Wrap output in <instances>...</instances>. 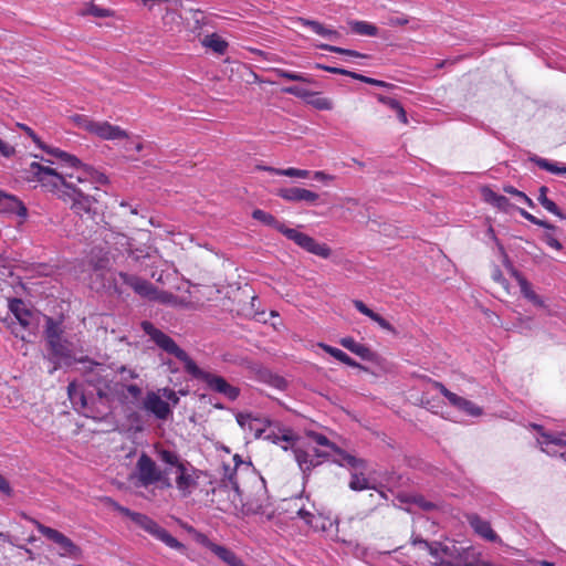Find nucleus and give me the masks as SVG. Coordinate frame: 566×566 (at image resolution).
<instances>
[{"mask_svg":"<svg viewBox=\"0 0 566 566\" xmlns=\"http://www.w3.org/2000/svg\"><path fill=\"white\" fill-rule=\"evenodd\" d=\"M349 488L353 491H364L371 489L368 479L363 473H352Z\"/></svg>","mask_w":566,"mask_h":566,"instance_id":"4c0bfd02","label":"nucleus"},{"mask_svg":"<svg viewBox=\"0 0 566 566\" xmlns=\"http://www.w3.org/2000/svg\"><path fill=\"white\" fill-rule=\"evenodd\" d=\"M126 251L129 256L138 261L140 259L150 258L151 248L147 245L135 247L132 241H128Z\"/></svg>","mask_w":566,"mask_h":566,"instance_id":"e433bc0d","label":"nucleus"},{"mask_svg":"<svg viewBox=\"0 0 566 566\" xmlns=\"http://www.w3.org/2000/svg\"><path fill=\"white\" fill-rule=\"evenodd\" d=\"M313 177H314V179H316L318 181H331L334 179V176L328 175L324 171H315Z\"/></svg>","mask_w":566,"mask_h":566,"instance_id":"69168bd1","label":"nucleus"},{"mask_svg":"<svg viewBox=\"0 0 566 566\" xmlns=\"http://www.w3.org/2000/svg\"><path fill=\"white\" fill-rule=\"evenodd\" d=\"M140 326L145 334H147L163 352L176 357L184 364L186 373L205 381L211 390L223 395L230 400H235L239 397L240 389L238 387L232 386L221 376L201 370L169 335L155 327L153 323L144 321Z\"/></svg>","mask_w":566,"mask_h":566,"instance_id":"f03ea898","label":"nucleus"},{"mask_svg":"<svg viewBox=\"0 0 566 566\" xmlns=\"http://www.w3.org/2000/svg\"><path fill=\"white\" fill-rule=\"evenodd\" d=\"M119 371L122 375H124V379H134L138 377V375L134 370L128 369L124 366L120 367Z\"/></svg>","mask_w":566,"mask_h":566,"instance_id":"338daca9","label":"nucleus"},{"mask_svg":"<svg viewBox=\"0 0 566 566\" xmlns=\"http://www.w3.org/2000/svg\"><path fill=\"white\" fill-rule=\"evenodd\" d=\"M0 154L4 157H11L14 154V148L0 139Z\"/></svg>","mask_w":566,"mask_h":566,"instance_id":"052dcab7","label":"nucleus"},{"mask_svg":"<svg viewBox=\"0 0 566 566\" xmlns=\"http://www.w3.org/2000/svg\"><path fill=\"white\" fill-rule=\"evenodd\" d=\"M144 408L160 420H166L171 415L170 406L157 394L148 392L144 400Z\"/></svg>","mask_w":566,"mask_h":566,"instance_id":"f3484780","label":"nucleus"},{"mask_svg":"<svg viewBox=\"0 0 566 566\" xmlns=\"http://www.w3.org/2000/svg\"><path fill=\"white\" fill-rule=\"evenodd\" d=\"M308 103L321 111H329L333 108L332 101L326 97H315L310 99Z\"/></svg>","mask_w":566,"mask_h":566,"instance_id":"3c124183","label":"nucleus"},{"mask_svg":"<svg viewBox=\"0 0 566 566\" xmlns=\"http://www.w3.org/2000/svg\"><path fill=\"white\" fill-rule=\"evenodd\" d=\"M339 344L344 348H346L353 353V350L355 349V347L358 343L353 337H343V338H340Z\"/></svg>","mask_w":566,"mask_h":566,"instance_id":"13d9d810","label":"nucleus"},{"mask_svg":"<svg viewBox=\"0 0 566 566\" xmlns=\"http://www.w3.org/2000/svg\"><path fill=\"white\" fill-rule=\"evenodd\" d=\"M195 541L202 547L209 549L214 556L228 566H247L241 557L232 549L212 542L206 534L196 533Z\"/></svg>","mask_w":566,"mask_h":566,"instance_id":"9b49d317","label":"nucleus"},{"mask_svg":"<svg viewBox=\"0 0 566 566\" xmlns=\"http://www.w3.org/2000/svg\"><path fill=\"white\" fill-rule=\"evenodd\" d=\"M512 274L515 277V280L517 281L523 296L525 298H527L530 302H532L534 305H536L538 307H544L545 306L544 301L541 298L539 295H537L533 291L530 282L518 271H516L514 269H512Z\"/></svg>","mask_w":566,"mask_h":566,"instance_id":"b1692460","label":"nucleus"},{"mask_svg":"<svg viewBox=\"0 0 566 566\" xmlns=\"http://www.w3.org/2000/svg\"><path fill=\"white\" fill-rule=\"evenodd\" d=\"M483 196L486 202L497 208L499 210L506 212L513 207L505 196L499 195L491 189H484Z\"/></svg>","mask_w":566,"mask_h":566,"instance_id":"a878e982","label":"nucleus"},{"mask_svg":"<svg viewBox=\"0 0 566 566\" xmlns=\"http://www.w3.org/2000/svg\"><path fill=\"white\" fill-rule=\"evenodd\" d=\"M276 195L290 202L305 201L314 203L319 198L318 193L300 187L281 188L277 190Z\"/></svg>","mask_w":566,"mask_h":566,"instance_id":"dca6fc26","label":"nucleus"},{"mask_svg":"<svg viewBox=\"0 0 566 566\" xmlns=\"http://www.w3.org/2000/svg\"><path fill=\"white\" fill-rule=\"evenodd\" d=\"M107 503L122 515L130 518L138 527L148 533L155 539L164 543L170 548L184 551L185 545L174 537L167 530L161 527L155 520L146 514L134 512L125 506H122L114 500L107 497Z\"/></svg>","mask_w":566,"mask_h":566,"instance_id":"423d86ee","label":"nucleus"},{"mask_svg":"<svg viewBox=\"0 0 566 566\" xmlns=\"http://www.w3.org/2000/svg\"><path fill=\"white\" fill-rule=\"evenodd\" d=\"M432 385L448 399L451 406L463 411L465 415L470 417H480L483 413V409L481 407L475 405L473 401L450 391L442 382L433 380Z\"/></svg>","mask_w":566,"mask_h":566,"instance_id":"ddd939ff","label":"nucleus"},{"mask_svg":"<svg viewBox=\"0 0 566 566\" xmlns=\"http://www.w3.org/2000/svg\"><path fill=\"white\" fill-rule=\"evenodd\" d=\"M503 191L505 193H509V195H512V196H515V197L520 198L528 207H531V208L534 207L533 200L528 196H526L524 192H522V191L517 190L516 188H514L513 186H511V185L504 186L503 187Z\"/></svg>","mask_w":566,"mask_h":566,"instance_id":"09e8293b","label":"nucleus"},{"mask_svg":"<svg viewBox=\"0 0 566 566\" xmlns=\"http://www.w3.org/2000/svg\"><path fill=\"white\" fill-rule=\"evenodd\" d=\"M334 452L340 458V465H348L353 469H365L366 468V461L359 458H356L355 455L347 453L345 450H343L339 447H336Z\"/></svg>","mask_w":566,"mask_h":566,"instance_id":"c756f323","label":"nucleus"},{"mask_svg":"<svg viewBox=\"0 0 566 566\" xmlns=\"http://www.w3.org/2000/svg\"><path fill=\"white\" fill-rule=\"evenodd\" d=\"M200 493L205 494L206 501L222 512H231L244 505V491L239 484L237 469L218 484L211 481V484L200 489Z\"/></svg>","mask_w":566,"mask_h":566,"instance_id":"20e7f679","label":"nucleus"},{"mask_svg":"<svg viewBox=\"0 0 566 566\" xmlns=\"http://www.w3.org/2000/svg\"><path fill=\"white\" fill-rule=\"evenodd\" d=\"M149 300L157 301L161 304H172L176 302V296L166 291H158L156 287L154 289V294Z\"/></svg>","mask_w":566,"mask_h":566,"instance_id":"c03bdc74","label":"nucleus"},{"mask_svg":"<svg viewBox=\"0 0 566 566\" xmlns=\"http://www.w3.org/2000/svg\"><path fill=\"white\" fill-rule=\"evenodd\" d=\"M409 23V18L406 15L400 17H390L388 19V24L390 27H402Z\"/></svg>","mask_w":566,"mask_h":566,"instance_id":"4d7b16f0","label":"nucleus"},{"mask_svg":"<svg viewBox=\"0 0 566 566\" xmlns=\"http://www.w3.org/2000/svg\"><path fill=\"white\" fill-rule=\"evenodd\" d=\"M492 279H493L495 282H497V283H500V284H502V285H504V283L506 282V281H505V279H504V276H503V273L501 272V270L499 269V266H495V268L493 269V271H492Z\"/></svg>","mask_w":566,"mask_h":566,"instance_id":"0e129e2a","label":"nucleus"},{"mask_svg":"<svg viewBox=\"0 0 566 566\" xmlns=\"http://www.w3.org/2000/svg\"><path fill=\"white\" fill-rule=\"evenodd\" d=\"M67 395L73 408L85 415L87 400L82 387L75 381H71L67 386Z\"/></svg>","mask_w":566,"mask_h":566,"instance_id":"393cba45","label":"nucleus"},{"mask_svg":"<svg viewBox=\"0 0 566 566\" xmlns=\"http://www.w3.org/2000/svg\"><path fill=\"white\" fill-rule=\"evenodd\" d=\"M316 46L321 50H325V51H328L332 53H337V54H342V55H346V56H350V57H360V59L368 57L367 54H363L358 51L344 49L340 46H335V45H331V44H326V43H321V44H317Z\"/></svg>","mask_w":566,"mask_h":566,"instance_id":"f704fd0d","label":"nucleus"},{"mask_svg":"<svg viewBox=\"0 0 566 566\" xmlns=\"http://www.w3.org/2000/svg\"><path fill=\"white\" fill-rule=\"evenodd\" d=\"M111 375L109 368L105 365L92 363L90 368L85 371V380L96 389V394L99 398L109 399L117 386L113 384L109 378Z\"/></svg>","mask_w":566,"mask_h":566,"instance_id":"1a4fd4ad","label":"nucleus"},{"mask_svg":"<svg viewBox=\"0 0 566 566\" xmlns=\"http://www.w3.org/2000/svg\"><path fill=\"white\" fill-rule=\"evenodd\" d=\"M377 99L388 106L389 108L392 109V112H396L397 113V117L398 119L400 120V123H402L403 125H407L408 124V118H407V113L403 108V106L401 105V103L395 98H391V97H388V96H385V95H377Z\"/></svg>","mask_w":566,"mask_h":566,"instance_id":"c85d7f7f","label":"nucleus"},{"mask_svg":"<svg viewBox=\"0 0 566 566\" xmlns=\"http://www.w3.org/2000/svg\"><path fill=\"white\" fill-rule=\"evenodd\" d=\"M544 241L546 242L547 245H549L551 248H553L555 250L559 251L563 248L562 243L551 234H545Z\"/></svg>","mask_w":566,"mask_h":566,"instance_id":"bf43d9fd","label":"nucleus"},{"mask_svg":"<svg viewBox=\"0 0 566 566\" xmlns=\"http://www.w3.org/2000/svg\"><path fill=\"white\" fill-rule=\"evenodd\" d=\"M353 354L359 356L361 359L371 360L374 357V353L364 344L358 343L353 350Z\"/></svg>","mask_w":566,"mask_h":566,"instance_id":"603ef678","label":"nucleus"},{"mask_svg":"<svg viewBox=\"0 0 566 566\" xmlns=\"http://www.w3.org/2000/svg\"><path fill=\"white\" fill-rule=\"evenodd\" d=\"M512 274L515 277V280L517 281L523 296L525 298H527L530 302H532L534 305H536L538 307H544L545 306L544 301L541 298L539 295H537L533 291L530 282L518 271H516L514 269H512Z\"/></svg>","mask_w":566,"mask_h":566,"instance_id":"5701e85b","label":"nucleus"},{"mask_svg":"<svg viewBox=\"0 0 566 566\" xmlns=\"http://www.w3.org/2000/svg\"><path fill=\"white\" fill-rule=\"evenodd\" d=\"M91 134L103 140L127 139L129 137L125 129L106 120H95Z\"/></svg>","mask_w":566,"mask_h":566,"instance_id":"2eb2a0df","label":"nucleus"},{"mask_svg":"<svg viewBox=\"0 0 566 566\" xmlns=\"http://www.w3.org/2000/svg\"><path fill=\"white\" fill-rule=\"evenodd\" d=\"M62 331L59 325L52 319H46L45 338L51 354L56 358H69L71 350L66 342L62 339Z\"/></svg>","mask_w":566,"mask_h":566,"instance_id":"f8f14e48","label":"nucleus"},{"mask_svg":"<svg viewBox=\"0 0 566 566\" xmlns=\"http://www.w3.org/2000/svg\"><path fill=\"white\" fill-rule=\"evenodd\" d=\"M123 389L126 391V394L123 391V397L125 399L132 398V401H137L142 396V389L137 385H128L123 386Z\"/></svg>","mask_w":566,"mask_h":566,"instance_id":"8fccbe9b","label":"nucleus"},{"mask_svg":"<svg viewBox=\"0 0 566 566\" xmlns=\"http://www.w3.org/2000/svg\"><path fill=\"white\" fill-rule=\"evenodd\" d=\"M534 161L539 168L545 169L552 174H555V175L566 174V166L559 167L556 163H552L545 158H536Z\"/></svg>","mask_w":566,"mask_h":566,"instance_id":"ea45409f","label":"nucleus"},{"mask_svg":"<svg viewBox=\"0 0 566 566\" xmlns=\"http://www.w3.org/2000/svg\"><path fill=\"white\" fill-rule=\"evenodd\" d=\"M260 169L269 171L271 174L277 175V176H286V177H295V178H307L310 176V171L305 169H298L294 167L280 169V168H273V167H260Z\"/></svg>","mask_w":566,"mask_h":566,"instance_id":"7c9ffc66","label":"nucleus"},{"mask_svg":"<svg viewBox=\"0 0 566 566\" xmlns=\"http://www.w3.org/2000/svg\"><path fill=\"white\" fill-rule=\"evenodd\" d=\"M0 492L7 495H11L12 492L9 481L2 474H0Z\"/></svg>","mask_w":566,"mask_h":566,"instance_id":"680f3d73","label":"nucleus"},{"mask_svg":"<svg viewBox=\"0 0 566 566\" xmlns=\"http://www.w3.org/2000/svg\"><path fill=\"white\" fill-rule=\"evenodd\" d=\"M431 555L439 559L438 566H474V549L463 547L455 541L439 544Z\"/></svg>","mask_w":566,"mask_h":566,"instance_id":"6e6552de","label":"nucleus"},{"mask_svg":"<svg viewBox=\"0 0 566 566\" xmlns=\"http://www.w3.org/2000/svg\"><path fill=\"white\" fill-rule=\"evenodd\" d=\"M282 91L286 94H291L300 98H308L317 95V93L311 92L300 86H289L284 87Z\"/></svg>","mask_w":566,"mask_h":566,"instance_id":"a18cd8bd","label":"nucleus"},{"mask_svg":"<svg viewBox=\"0 0 566 566\" xmlns=\"http://www.w3.org/2000/svg\"><path fill=\"white\" fill-rule=\"evenodd\" d=\"M118 277L123 282V284L129 286L133 290H135V287L137 286V283L142 279L139 276L132 275V274H128V273H125V272H119L118 273Z\"/></svg>","mask_w":566,"mask_h":566,"instance_id":"864d4df0","label":"nucleus"},{"mask_svg":"<svg viewBox=\"0 0 566 566\" xmlns=\"http://www.w3.org/2000/svg\"><path fill=\"white\" fill-rule=\"evenodd\" d=\"M252 218L260 221L261 223L274 228L280 233L285 235L289 240L293 241L300 248L304 249L308 253L315 254L323 259H327L332 254L331 248L326 243H319L314 238L303 233L296 229L287 228L284 223L279 221L273 214L255 209L252 212Z\"/></svg>","mask_w":566,"mask_h":566,"instance_id":"39448f33","label":"nucleus"},{"mask_svg":"<svg viewBox=\"0 0 566 566\" xmlns=\"http://www.w3.org/2000/svg\"><path fill=\"white\" fill-rule=\"evenodd\" d=\"M28 521L33 523L38 531L46 537L49 541L55 543L61 552V556H69L72 558H78L81 556V548L67 536H65L60 531L49 527L42 523H40L38 520L33 517H28L27 515H23Z\"/></svg>","mask_w":566,"mask_h":566,"instance_id":"9d476101","label":"nucleus"},{"mask_svg":"<svg viewBox=\"0 0 566 566\" xmlns=\"http://www.w3.org/2000/svg\"><path fill=\"white\" fill-rule=\"evenodd\" d=\"M295 460L298 463L300 468L305 470H311L312 468L316 467L319 461H315L313 455L307 450H303L301 448H296L294 450Z\"/></svg>","mask_w":566,"mask_h":566,"instance_id":"2f4dec72","label":"nucleus"},{"mask_svg":"<svg viewBox=\"0 0 566 566\" xmlns=\"http://www.w3.org/2000/svg\"><path fill=\"white\" fill-rule=\"evenodd\" d=\"M154 289L155 287L151 283H149L147 280L140 279L134 291L140 296L150 298L154 294Z\"/></svg>","mask_w":566,"mask_h":566,"instance_id":"de8ad7c7","label":"nucleus"},{"mask_svg":"<svg viewBox=\"0 0 566 566\" xmlns=\"http://www.w3.org/2000/svg\"><path fill=\"white\" fill-rule=\"evenodd\" d=\"M474 566H495L494 564L480 559V554L474 552Z\"/></svg>","mask_w":566,"mask_h":566,"instance_id":"774afa93","label":"nucleus"},{"mask_svg":"<svg viewBox=\"0 0 566 566\" xmlns=\"http://www.w3.org/2000/svg\"><path fill=\"white\" fill-rule=\"evenodd\" d=\"M21 128L46 154L59 159L54 163L41 158L42 163L32 161L25 169V178L38 182L45 191L53 193L77 213L95 212L99 189L96 184L106 182V177L92 167L84 165L77 157L42 143L34 130L25 125Z\"/></svg>","mask_w":566,"mask_h":566,"instance_id":"f257e3e1","label":"nucleus"},{"mask_svg":"<svg viewBox=\"0 0 566 566\" xmlns=\"http://www.w3.org/2000/svg\"><path fill=\"white\" fill-rule=\"evenodd\" d=\"M282 91L286 94H291L300 98H308L317 95V93L311 92L300 86H289L284 87Z\"/></svg>","mask_w":566,"mask_h":566,"instance_id":"49530a36","label":"nucleus"},{"mask_svg":"<svg viewBox=\"0 0 566 566\" xmlns=\"http://www.w3.org/2000/svg\"><path fill=\"white\" fill-rule=\"evenodd\" d=\"M0 213L25 218L27 208L17 197L0 191Z\"/></svg>","mask_w":566,"mask_h":566,"instance_id":"6ab92c4d","label":"nucleus"},{"mask_svg":"<svg viewBox=\"0 0 566 566\" xmlns=\"http://www.w3.org/2000/svg\"><path fill=\"white\" fill-rule=\"evenodd\" d=\"M201 44L218 54H224L228 49V42L217 33L206 35L202 39Z\"/></svg>","mask_w":566,"mask_h":566,"instance_id":"bb28decb","label":"nucleus"},{"mask_svg":"<svg viewBox=\"0 0 566 566\" xmlns=\"http://www.w3.org/2000/svg\"><path fill=\"white\" fill-rule=\"evenodd\" d=\"M70 119L72 120V123L75 126H77L78 128L84 129L88 134H91L93 125H94V122H95V120L91 119L88 116L82 115V114L72 115L70 117Z\"/></svg>","mask_w":566,"mask_h":566,"instance_id":"a19ab883","label":"nucleus"},{"mask_svg":"<svg viewBox=\"0 0 566 566\" xmlns=\"http://www.w3.org/2000/svg\"><path fill=\"white\" fill-rule=\"evenodd\" d=\"M9 308L20 324V328H17L15 325L11 326L12 333L21 340H27V335L23 331L29 327L32 313L20 298L11 300L9 302Z\"/></svg>","mask_w":566,"mask_h":566,"instance_id":"4468645a","label":"nucleus"},{"mask_svg":"<svg viewBox=\"0 0 566 566\" xmlns=\"http://www.w3.org/2000/svg\"><path fill=\"white\" fill-rule=\"evenodd\" d=\"M352 30L360 35L376 36L378 34V28L366 21H354L350 22Z\"/></svg>","mask_w":566,"mask_h":566,"instance_id":"72a5a7b5","label":"nucleus"},{"mask_svg":"<svg viewBox=\"0 0 566 566\" xmlns=\"http://www.w3.org/2000/svg\"><path fill=\"white\" fill-rule=\"evenodd\" d=\"M169 472L170 469L168 467L161 470L156 461L146 452H142L135 465L137 484L143 488L158 483L165 488H171L172 483L168 476Z\"/></svg>","mask_w":566,"mask_h":566,"instance_id":"0eeeda50","label":"nucleus"},{"mask_svg":"<svg viewBox=\"0 0 566 566\" xmlns=\"http://www.w3.org/2000/svg\"><path fill=\"white\" fill-rule=\"evenodd\" d=\"M156 454L161 463L168 465L170 470L175 469L176 488L182 497H188L196 489L200 490L207 484H211V479L207 473L181 460L177 452L156 447Z\"/></svg>","mask_w":566,"mask_h":566,"instance_id":"7ed1b4c3","label":"nucleus"},{"mask_svg":"<svg viewBox=\"0 0 566 566\" xmlns=\"http://www.w3.org/2000/svg\"><path fill=\"white\" fill-rule=\"evenodd\" d=\"M297 22L303 27L310 28L313 32H315L316 34L324 36V38H329V34H335L334 29H328L324 24H322L321 22H318L316 20L298 18Z\"/></svg>","mask_w":566,"mask_h":566,"instance_id":"473e14b6","label":"nucleus"},{"mask_svg":"<svg viewBox=\"0 0 566 566\" xmlns=\"http://www.w3.org/2000/svg\"><path fill=\"white\" fill-rule=\"evenodd\" d=\"M306 434L316 444L322 446V447H326V448L331 449L332 451H334L336 449V447H337L327 437H325L324 434H322L319 432L308 431Z\"/></svg>","mask_w":566,"mask_h":566,"instance_id":"79ce46f5","label":"nucleus"},{"mask_svg":"<svg viewBox=\"0 0 566 566\" xmlns=\"http://www.w3.org/2000/svg\"><path fill=\"white\" fill-rule=\"evenodd\" d=\"M467 521L470 524V526L474 530V532L482 538L492 543L500 542V537L493 531L490 522L483 520L478 514H469L467 516Z\"/></svg>","mask_w":566,"mask_h":566,"instance_id":"a211bd4d","label":"nucleus"},{"mask_svg":"<svg viewBox=\"0 0 566 566\" xmlns=\"http://www.w3.org/2000/svg\"><path fill=\"white\" fill-rule=\"evenodd\" d=\"M364 83H367V84H370V85H375V86H379V87H392L394 86L392 84L387 83L385 81L376 80V78L368 77V76H367L366 80H364Z\"/></svg>","mask_w":566,"mask_h":566,"instance_id":"e2e57ef3","label":"nucleus"},{"mask_svg":"<svg viewBox=\"0 0 566 566\" xmlns=\"http://www.w3.org/2000/svg\"><path fill=\"white\" fill-rule=\"evenodd\" d=\"M314 67L317 69V70H323V71H326V72L333 73V74H340V75H345V76H347V74H349L348 70H345V69H342V67H336V66H328V65H324V64H321V63H316L314 65Z\"/></svg>","mask_w":566,"mask_h":566,"instance_id":"6e6d98bb","label":"nucleus"},{"mask_svg":"<svg viewBox=\"0 0 566 566\" xmlns=\"http://www.w3.org/2000/svg\"><path fill=\"white\" fill-rule=\"evenodd\" d=\"M512 274L515 277V280L517 281L523 296L525 298H527L530 302H532L534 305H536L538 307H544L545 306L544 301L541 298L539 295H537L533 291L530 282L518 271H516L514 269H512Z\"/></svg>","mask_w":566,"mask_h":566,"instance_id":"4be33fe9","label":"nucleus"},{"mask_svg":"<svg viewBox=\"0 0 566 566\" xmlns=\"http://www.w3.org/2000/svg\"><path fill=\"white\" fill-rule=\"evenodd\" d=\"M272 72L276 76H279L281 78L289 80V81L313 83V80L310 76L304 75L302 73L291 72V71L283 70V69H273Z\"/></svg>","mask_w":566,"mask_h":566,"instance_id":"c9c22d12","label":"nucleus"},{"mask_svg":"<svg viewBox=\"0 0 566 566\" xmlns=\"http://www.w3.org/2000/svg\"><path fill=\"white\" fill-rule=\"evenodd\" d=\"M317 345L323 350H325L327 354H329L331 356H333L337 360L342 361L343 364L348 365L350 367H355V368H360L361 367L360 364L355 361L345 352H343V350H340V349H338L336 347L329 346L327 344H324V343H318Z\"/></svg>","mask_w":566,"mask_h":566,"instance_id":"cd10ccee","label":"nucleus"},{"mask_svg":"<svg viewBox=\"0 0 566 566\" xmlns=\"http://www.w3.org/2000/svg\"><path fill=\"white\" fill-rule=\"evenodd\" d=\"M539 443L542 444V451L548 455H556L559 452L562 453V450L566 448V440L563 436H555L548 432H542V440Z\"/></svg>","mask_w":566,"mask_h":566,"instance_id":"aec40b11","label":"nucleus"},{"mask_svg":"<svg viewBox=\"0 0 566 566\" xmlns=\"http://www.w3.org/2000/svg\"><path fill=\"white\" fill-rule=\"evenodd\" d=\"M354 307L361 313L363 315H366L371 321L377 323L382 329L388 331L390 333H396L395 327L385 319L381 315L370 310L363 301L360 300H354L353 301Z\"/></svg>","mask_w":566,"mask_h":566,"instance_id":"412c9836","label":"nucleus"},{"mask_svg":"<svg viewBox=\"0 0 566 566\" xmlns=\"http://www.w3.org/2000/svg\"><path fill=\"white\" fill-rule=\"evenodd\" d=\"M518 212L521 213V216L524 219H526L527 221H530L533 224H536L538 227H542V228H545V229H548V230H555V226L551 224L549 222H547L545 220L536 218L535 216H533L532 213L527 212L524 209L520 208Z\"/></svg>","mask_w":566,"mask_h":566,"instance_id":"37998d69","label":"nucleus"},{"mask_svg":"<svg viewBox=\"0 0 566 566\" xmlns=\"http://www.w3.org/2000/svg\"><path fill=\"white\" fill-rule=\"evenodd\" d=\"M82 15H93L96 18H108L113 15L109 9L98 7L94 3H88L86 8L81 12Z\"/></svg>","mask_w":566,"mask_h":566,"instance_id":"58836bf2","label":"nucleus"},{"mask_svg":"<svg viewBox=\"0 0 566 566\" xmlns=\"http://www.w3.org/2000/svg\"><path fill=\"white\" fill-rule=\"evenodd\" d=\"M544 209H546L548 212L555 214L556 217L564 219V214L562 213L558 206L551 199L544 200V202L541 203Z\"/></svg>","mask_w":566,"mask_h":566,"instance_id":"5fc2aeb1","label":"nucleus"}]
</instances>
